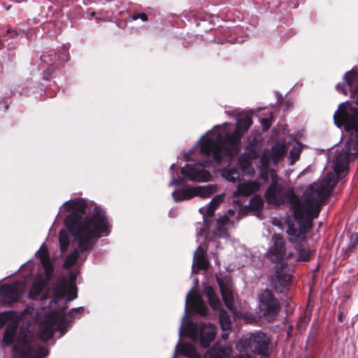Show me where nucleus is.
Here are the masks:
<instances>
[{"label": "nucleus", "instance_id": "49", "mask_svg": "<svg viewBox=\"0 0 358 358\" xmlns=\"http://www.w3.org/2000/svg\"><path fill=\"white\" fill-rule=\"evenodd\" d=\"M90 15L89 16H87V17H88L90 20H91L92 17H95V20L97 22H99V21L102 20V18L101 17H96V15L97 13H96L95 12H92L91 13H89Z\"/></svg>", "mask_w": 358, "mask_h": 358}, {"label": "nucleus", "instance_id": "34", "mask_svg": "<svg viewBox=\"0 0 358 358\" xmlns=\"http://www.w3.org/2000/svg\"><path fill=\"white\" fill-rule=\"evenodd\" d=\"M53 273V268L50 265H45L44 275L37 273L36 275H40L42 278V282L48 285L49 281L51 280Z\"/></svg>", "mask_w": 358, "mask_h": 358}, {"label": "nucleus", "instance_id": "37", "mask_svg": "<svg viewBox=\"0 0 358 358\" xmlns=\"http://www.w3.org/2000/svg\"><path fill=\"white\" fill-rule=\"evenodd\" d=\"M272 152L277 157H282L285 152V146L284 144L276 143L271 148Z\"/></svg>", "mask_w": 358, "mask_h": 358}, {"label": "nucleus", "instance_id": "21", "mask_svg": "<svg viewBox=\"0 0 358 358\" xmlns=\"http://www.w3.org/2000/svg\"><path fill=\"white\" fill-rule=\"evenodd\" d=\"M231 351L230 346L216 343L204 355L203 358H228Z\"/></svg>", "mask_w": 358, "mask_h": 358}, {"label": "nucleus", "instance_id": "14", "mask_svg": "<svg viewBox=\"0 0 358 358\" xmlns=\"http://www.w3.org/2000/svg\"><path fill=\"white\" fill-rule=\"evenodd\" d=\"M46 285L42 282L40 275H35L29 287L27 299L31 301H36L39 297L42 303H45L49 297V292L45 291Z\"/></svg>", "mask_w": 358, "mask_h": 358}, {"label": "nucleus", "instance_id": "32", "mask_svg": "<svg viewBox=\"0 0 358 358\" xmlns=\"http://www.w3.org/2000/svg\"><path fill=\"white\" fill-rule=\"evenodd\" d=\"M263 199L260 196L255 195L253 196L248 203V206L255 210H261L263 208Z\"/></svg>", "mask_w": 358, "mask_h": 358}, {"label": "nucleus", "instance_id": "55", "mask_svg": "<svg viewBox=\"0 0 358 358\" xmlns=\"http://www.w3.org/2000/svg\"><path fill=\"white\" fill-rule=\"evenodd\" d=\"M29 261H30V260H29V261H27V262L24 263V264L20 266V268L17 271H16L13 274H15V273H18V271H20V268H21L24 265H25L26 264H27Z\"/></svg>", "mask_w": 358, "mask_h": 358}, {"label": "nucleus", "instance_id": "25", "mask_svg": "<svg viewBox=\"0 0 358 358\" xmlns=\"http://www.w3.org/2000/svg\"><path fill=\"white\" fill-rule=\"evenodd\" d=\"M217 282L225 306L228 308L231 309L234 306V297L231 291L224 283L223 280L221 278H217Z\"/></svg>", "mask_w": 358, "mask_h": 358}, {"label": "nucleus", "instance_id": "46", "mask_svg": "<svg viewBox=\"0 0 358 358\" xmlns=\"http://www.w3.org/2000/svg\"><path fill=\"white\" fill-rule=\"evenodd\" d=\"M260 123L264 131L268 130L271 126V121L268 118H261Z\"/></svg>", "mask_w": 358, "mask_h": 358}, {"label": "nucleus", "instance_id": "39", "mask_svg": "<svg viewBox=\"0 0 358 358\" xmlns=\"http://www.w3.org/2000/svg\"><path fill=\"white\" fill-rule=\"evenodd\" d=\"M49 355V351L44 347H41L36 350H33L34 358H46Z\"/></svg>", "mask_w": 358, "mask_h": 358}, {"label": "nucleus", "instance_id": "31", "mask_svg": "<svg viewBox=\"0 0 358 358\" xmlns=\"http://www.w3.org/2000/svg\"><path fill=\"white\" fill-rule=\"evenodd\" d=\"M16 328L14 326L8 325L3 333V341L6 345H10L14 340Z\"/></svg>", "mask_w": 358, "mask_h": 358}, {"label": "nucleus", "instance_id": "47", "mask_svg": "<svg viewBox=\"0 0 358 358\" xmlns=\"http://www.w3.org/2000/svg\"><path fill=\"white\" fill-rule=\"evenodd\" d=\"M289 154H290V157L293 159H297L299 157L300 150H299V148H298L296 147H294L290 150V153Z\"/></svg>", "mask_w": 358, "mask_h": 358}, {"label": "nucleus", "instance_id": "22", "mask_svg": "<svg viewBox=\"0 0 358 358\" xmlns=\"http://www.w3.org/2000/svg\"><path fill=\"white\" fill-rule=\"evenodd\" d=\"M244 165L228 166L222 170V176L229 182H234L240 180Z\"/></svg>", "mask_w": 358, "mask_h": 358}, {"label": "nucleus", "instance_id": "50", "mask_svg": "<svg viewBox=\"0 0 358 358\" xmlns=\"http://www.w3.org/2000/svg\"><path fill=\"white\" fill-rule=\"evenodd\" d=\"M198 282H199L198 278H195L194 279V286L192 287V289L188 292V293L191 294V292L194 290V287H195V286H196V285L198 283ZM189 295H190V294H189L188 299H189ZM189 303V301H187V303Z\"/></svg>", "mask_w": 358, "mask_h": 358}, {"label": "nucleus", "instance_id": "7", "mask_svg": "<svg viewBox=\"0 0 358 358\" xmlns=\"http://www.w3.org/2000/svg\"><path fill=\"white\" fill-rule=\"evenodd\" d=\"M260 313L268 321H273L280 309V304L272 291L266 289L259 294Z\"/></svg>", "mask_w": 358, "mask_h": 358}, {"label": "nucleus", "instance_id": "35", "mask_svg": "<svg viewBox=\"0 0 358 358\" xmlns=\"http://www.w3.org/2000/svg\"><path fill=\"white\" fill-rule=\"evenodd\" d=\"M23 34V31H17L16 29H8L6 31V35L8 36V40H10V44H15L17 43V38Z\"/></svg>", "mask_w": 358, "mask_h": 358}, {"label": "nucleus", "instance_id": "42", "mask_svg": "<svg viewBox=\"0 0 358 358\" xmlns=\"http://www.w3.org/2000/svg\"><path fill=\"white\" fill-rule=\"evenodd\" d=\"M358 245V232L353 234L350 238V243L348 244V248L350 250L355 249Z\"/></svg>", "mask_w": 358, "mask_h": 358}, {"label": "nucleus", "instance_id": "59", "mask_svg": "<svg viewBox=\"0 0 358 358\" xmlns=\"http://www.w3.org/2000/svg\"><path fill=\"white\" fill-rule=\"evenodd\" d=\"M56 96V93H55V92L54 94H52L50 95V96H51V97H54V96Z\"/></svg>", "mask_w": 358, "mask_h": 358}, {"label": "nucleus", "instance_id": "20", "mask_svg": "<svg viewBox=\"0 0 358 358\" xmlns=\"http://www.w3.org/2000/svg\"><path fill=\"white\" fill-rule=\"evenodd\" d=\"M357 76V71L352 69V70L349 71H347L344 76H343V81L344 83H338L336 85V90L338 91V92H340L344 94H347V92H346V90L345 89V83H346V85L348 86V87L350 88V91H351V94H352V96L353 97V99L356 101V99L354 97L353 94H352V91L355 89V87H357V85L355 87H354V85L355 83V80H356V77Z\"/></svg>", "mask_w": 358, "mask_h": 358}, {"label": "nucleus", "instance_id": "30", "mask_svg": "<svg viewBox=\"0 0 358 358\" xmlns=\"http://www.w3.org/2000/svg\"><path fill=\"white\" fill-rule=\"evenodd\" d=\"M59 243L62 252H65L70 244L68 231L62 230L59 234Z\"/></svg>", "mask_w": 358, "mask_h": 358}, {"label": "nucleus", "instance_id": "57", "mask_svg": "<svg viewBox=\"0 0 358 358\" xmlns=\"http://www.w3.org/2000/svg\"><path fill=\"white\" fill-rule=\"evenodd\" d=\"M289 36L294 35V30L290 29V30L289 31Z\"/></svg>", "mask_w": 358, "mask_h": 358}, {"label": "nucleus", "instance_id": "6", "mask_svg": "<svg viewBox=\"0 0 358 358\" xmlns=\"http://www.w3.org/2000/svg\"><path fill=\"white\" fill-rule=\"evenodd\" d=\"M187 336L192 340L198 341L203 348H208L214 341L217 327L211 322L196 323L189 322L185 327Z\"/></svg>", "mask_w": 358, "mask_h": 358}, {"label": "nucleus", "instance_id": "11", "mask_svg": "<svg viewBox=\"0 0 358 358\" xmlns=\"http://www.w3.org/2000/svg\"><path fill=\"white\" fill-rule=\"evenodd\" d=\"M85 309L83 306L71 308L68 313L59 314V327L58 331L59 332V337L63 336L74 323L75 320H79L84 315Z\"/></svg>", "mask_w": 358, "mask_h": 358}, {"label": "nucleus", "instance_id": "15", "mask_svg": "<svg viewBox=\"0 0 358 358\" xmlns=\"http://www.w3.org/2000/svg\"><path fill=\"white\" fill-rule=\"evenodd\" d=\"M221 200V196L220 195H216L212 199V200L208 203L206 206H203L199 208V211L203 216V221L205 227L201 228L199 231L196 233V236L206 235V231H208L210 228L208 217H212L213 216L214 211L220 203Z\"/></svg>", "mask_w": 358, "mask_h": 358}, {"label": "nucleus", "instance_id": "29", "mask_svg": "<svg viewBox=\"0 0 358 358\" xmlns=\"http://www.w3.org/2000/svg\"><path fill=\"white\" fill-rule=\"evenodd\" d=\"M252 124V118L249 116H245L238 120L236 128V130L241 131L242 133H244L248 130Z\"/></svg>", "mask_w": 358, "mask_h": 358}, {"label": "nucleus", "instance_id": "28", "mask_svg": "<svg viewBox=\"0 0 358 358\" xmlns=\"http://www.w3.org/2000/svg\"><path fill=\"white\" fill-rule=\"evenodd\" d=\"M220 323L221 328L223 331H228L230 329L231 326V321L230 315L228 314V313L225 310L222 309L220 312Z\"/></svg>", "mask_w": 358, "mask_h": 358}, {"label": "nucleus", "instance_id": "33", "mask_svg": "<svg viewBox=\"0 0 358 358\" xmlns=\"http://www.w3.org/2000/svg\"><path fill=\"white\" fill-rule=\"evenodd\" d=\"M141 20L143 22H146L148 20V15L143 12H136L133 15H129V17L127 19V26L129 27V24L138 20Z\"/></svg>", "mask_w": 358, "mask_h": 358}, {"label": "nucleus", "instance_id": "58", "mask_svg": "<svg viewBox=\"0 0 358 358\" xmlns=\"http://www.w3.org/2000/svg\"><path fill=\"white\" fill-rule=\"evenodd\" d=\"M276 96H278V98L279 99L280 97L281 98L282 97V95L278 92H276Z\"/></svg>", "mask_w": 358, "mask_h": 358}, {"label": "nucleus", "instance_id": "56", "mask_svg": "<svg viewBox=\"0 0 358 358\" xmlns=\"http://www.w3.org/2000/svg\"><path fill=\"white\" fill-rule=\"evenodd\" d=\"M225 42H229V41L228 40H227V41H217V43H218V44H223Z\"/></svg>", "mask_w": 358, "mask_h": 358}, {"label": "nucleus", "instance_id": "2", "mask_svg": "<svg viewBox=\"0 0 358 358\" xmlns=\"http://www.w3.org/2000/svg\"><path fill=\"white\" fill-rule=\"evenodd\" d=\"M227 124H229L228 122H224L222 124L215 125L211 130L201 137L199 141V143L201 142L200 153L206 159L197 161L193 164H185L180 170L183 178H176L173 173H171V180L169 183V187L173 185L177 187L185 186L186 180L199 182H208L211 178V173L206 170V168L210 167L215 163L218 164L223 160L231 161L235 155L239 153L241 150V138L239 136L227 133L226 134L225 145L223 147L220 144V142L223 139V136L221 134H216L215 138L208 136L217 129H224V127ZM179 189H180L179 188Z\"/></svg>", "mask_w": 358, "mask_h": 358}, {"label": "nucleus", "instance_id": "13", "mask_svg": "<svg viewBox=\"0 0 358 358\" xmlns=\"http://www.w3.org/2000/svg\"><path fill=\"white\" fill-rule=\"evenodd\" d=\"M272 245L270 247L268 254L272 262H278L286 255L285 241L282 236L274 234L272 236Z\"/></svg>", "mask_w": 358, "mask_h": 358}, {"label": "nucleus", "instance_id": "52", "mask_svg": "<svg viewBox=\"0 0 358 358\" xmlns=\"http://www.w3.org/2000/svg\"><path fill=\"white\" fill-rule=\"evenodd\" d=\"M1 103H4V110H6L8 108V104L5 103V101L3 99L1 101Z\"/></svg>", "mask_w": 358, "mask_h": 358}, {"label": "nucleus", "instance_id": "3", "mask_svg": "<svg viewBox=\"0 0 358 358\" xmlns=\"http://www.w3.org/2000/svg\"><path fill=\"white\" fill-rule=\"evenodd\" d=\"M76 275L71 273L69 279L61 277L52 286V298L49 306L53 308L54 305H59L64 301L62 306L54 308L50 314H46L39 324L38 336L43 341H48L52 338L55 331H58L59 314L64 312L69 307L68 303L78 297L76 285Z\"/></svg>", "mask_w": 358, "mask_h": 358}, {"label": "nucleus", "instance_id": "38", "mask_svg": "<svg viewBox=\"0 0 358 358\" xmlns=\"http://www.w3.org/2000/svg\"><path fill=\"white\" fill-rule=\"evenodd\" d=\"M195 308L196 312L201 316H206L208 313V308L203 301L198 302Z\"/></svg>", "mask_w": 358, "mask_h": 358}, {"label": "nucleus", "instance_id": "43", "mask_svg": "<svg viewBox=\"0 0 358 358\" xmlns=\"http://www.w3.org/2000/svg\"><path fill=\"white\" fill-rule=\"evenodd\" d=\"M69 53L63 51L62 52H59L57 51V62L59 64H63L69 60Z\"/></svg>", "mask_w": 358, "mask_h": 358}, {"label": "nucleus", "instance_id": "5", "mask_svg": "<svg viewBox=\"0 0 358 358\" xmlns=\"http://www.w3.org/2000/svg\"><path fill=\"white\" fill-rule=\"evenodd\" d=\"M270 339L262 331H257L249 336L243 337L236 345L238 351L244 349L259 356V358H268Z\"/></svg>", "mask_w": 358, "mask_h": 358}, {"label": "nucleus", "instance_id": "24", "mask_svg": "<svg viewBox=\"0 0 358 358\" xmlns=\"http://www.w3.org/2000/svg\"><path fill=\"white\" fill-rule=\"evenodd\" d=\"M13 358H34L33 349L28 343L14 345L12 348Z\"/></svg>", "mask_w": 358, "mask_h": 358}, {"label": "nucleus", "instance_id": "1", "mask_svg": "<svg viewBox=\"0 0 358 358\" xmlns=\"http://www.w3.org/2000/svg\"><path fill=\"white\" fill-rule=\"evenodd\" d=\"M64 206L73 210L64 220V224L73 238L74 248L64 263V266L69 267L87 259L98 240L109 236L112 224L101 206H94L92 215H86L88 203L84 199H70L61 208Z\"/></svg>", "mask_w": 358, "mask_h": 358}, {"label": "nucleus", "instance_id": "41", "mask_svg": "<svg viewBox=\"0 0 358 358\" xmlns=\"http://www.w3.org/2000/svg\"><path fill=\"white\" fill-rule=\"evenodd\" d=\"M34 311V303H29L22 311L19 313V317H22L26 315H32Z\"/></svg>", "mask_w": 358, "mask_h": 358}, {"label": "nucleus", "instance_id": "62", "mask_svg": "<svg viewBox=\"0 0 358 358\" xmlns=\"http://www.w3.org/2000/svg\"><path fill=\"white\" fill-rule=\"evenodd\" d=\"M271 117L272 118L273 117V113H271Z\"/></svg>", "mask_w": 358, "mask_h": 358}, {"label": "nucleus", "instance_id": "45", "mask_svg": "<svg viewBox=\"0 0 358 358\" xmlns=\"http://www.w3.org/2000/svg\"><path fill=\"white\" fill-rule=\"evenodd\" d=\"M227 216H229L230 219L236 220V217H239V220L241 219V214L239 212H236V210L234 209H229L227 211V213L225 214Z\"/></svg>", "mask_w": 358, "mask_h": 358}, {"label": "nucleus", "instance_id": "48", "mask_svg": "<svg viewBox=\"0 0 358 358\" xmlns=\"http://www.w3.org/2000/svg\"><path fill=\"white\" fill-rule=\"evenodd\" d=\"M192 152H193V148L189 150L188 152H181V154L182 155V157L184 158V159L185 161H188L189 160V155L192 154Z\"/></svg>", "mask_w": 358, "mask_h": 358}, {"label": "nucleus", "instance_id": "40", "mask_svg": "<svg viewBox=\"0 0 358 358\" xmlns=\"http://www.w3.org/2000/svg\"><path fill=\"white\" fill-rule=\"evenodd\" d=\"M35 255H38L42 262L45 261L48 257V251L46 247H44V243L42 244L41 248L36 252Z\"/></svg>", "mask_w": 358, "mask_h": 358}, {"label": "nucleus", "instance_id": "17", "mask_svg": "<svg viewBox=\"0 0 358 358\" xmlns=\"http://www.w3.org/2000/svg\"><path fill=\"white\" fill-rule=\"evenodd\" d=\"M208 251V246L206 243H202L199 245L197 249L194 252L193 264L192 266V273H196V268L198 270L206 271L209 267V262L206 257Z\"/></svg>", "mask_w": 358, "mask_h": 358}, {"label": "nucleus", "instance_id": "60", "mask_svg": "<svg viewBox=\"0 0 358 358\" xmlns=\"http://www.w3.org/2000/svg\"><path fill=\"white\" fill-rule=\"evenodd\" d=\"M292 256V253H289L287 258H289Z\"/></svg>", "mask_w": 358, "mask_h": 358}, {"label": "nucleus", "instance_id": "53", "mask_svg": "<svg viewBox=\"0 0 358 358\" xmlns=\"http://www.w3.org/2000/svg\"><path fill=\"white\" fill-rule=\"evenodd\" d=\"M174 166H175V164H174V163H173V164H172L171 165V166H170L169 171H170V173H171H171H173V170Z\"/></svg>", "mask_w": 358, "mask_h": 358}, {"label": "nucleus", "instance_id": "51", "mask_svg": "<svg viewBox=\"0 0 358 358\" xmlns=\"http://www.w3.org/2000/svg\"><path fill=\"white\" fill-rule=\"evenodd\" d=\"M352 94H353L354 97L357 99V96H358V83H357V87L352 91Z\"/></svg>", "mask_w": 358, "mask_h": 358}, {"label": "nucleus", "instance_id": "8", "mask_svg": "<svg viewBox=\"0 0 358 358\" xmlns=\"http://www.w3.org/2000/svg\"><path fill=\"white\" fill-rule=\"evenodd\" d=\"M265 197L268 203L276 206H280L285 202L291 203L292 208L296 206H300L304 201V196L302 197V201L299 203H295L296 195L293 190L289 189L283 191L282 189L278 186L271 185L265 192Z\"/></svg>", "mask_w": 358, "mask_h": 358}, {"label": "nucleus", "instance_id": "19", "mask_svg": "<svg viewBox=\"0 0 358 358\" xmlns=\"http://www.w3.org/2000/svg\"><path fill=\"white\" fill-rule=\"evenodd\" d=\"M22 294V289L19 282L13 284H3L0 286V296H4L13 302L18 300Z\"/></svg>", "mask_w": 358, "mask_h": 358}, {"label": "nucleus", "instance_id": "61", "mask_svg": "<svg viewBox=\"0 0 358 358\" xmlns=\"http://www.w3.org/2000/svg\"><path fill=\"white\" fill-rule=\"evenodd\" d=\"M254 157H255L254 155H252V154H250V157L253 158Z\"/></svg>", "mask_w": 358, "mask_h": 358}, {"label": "nucleus", "instance_id": "26", "mask_svg": "<svg viewBox=\"0 0 358 358\" xmlns=\"http://www.w3.org/2000/svg\"><path fill=\"white\" fill-rule=\"evenodd\" d=\"M205 293L208 297L210 307L215 310L220 309L222 304L214 289L211 286L208 285L205 287Z\"/></svg>", "mask_w": 358, "mask_h": 358}, {"label": "nucleus", "instance_id": "27", "mask_svg": "<svg viewBox=\"0 0 358 358\" xmlns=\"http://www.w3.org/2000/svg\"><path fill=\"white\" fill-rule=\"evenodd\" d=\"M104 4L108 9L113 15L121 14L124 10V6L117 0H105Z\"/></svg>", "mask_w": 358, "mask_h": 358}, {"label": "nucleus", "instance_id": "12", "mask_svg": "<svg viewBox=\"0 0 358 358\" xmlns=\"http://www.w3.org/2000/svg\"><path fill=\"white\" fill-rule=\"evenodd\" d=\"M40 59L42 63L47 65L46 69L43 71V78L45 80H50L52 78H56L58 72L56 69V64L57 63V51L52 49L44 52Z\"/></svg>", "mask_w": 358, "mask_h": 358}, {"label": "nucleus", "instance_id": "9", "mask_svg": "<svg viewBox=\"0 0 358 358\" xmlns=\"http://www.w3.org/2000/svg\"><path fill=\"white\" fill-rule=\"evenodd\" d=\"M217 191V185L208 184L198 188H187L185 189H175L172 194V198L176 202L184 200H189L194 196H199L201 198H207L212 196Z\"/></svg>", "mask_w": 358, "mask_h": 358}, {"label": "nucleus", "instance_id": "44", "mask_svg": "<svg viewBox=\"0 0 358 358\" xmlns=\"http://www.w3.org/2000/svg\"><path fill=\"white\" fill-rule=\"evenodd\" d=\"M232 358H257L256 357H253V356H252L249 352H248V350H247L246 349H244L243 351H238V353L232 357Z\"/></svg>", "mask_w": 358, "mask_h": 358}, {"label": "nucleus", "instance_id": "36", "mask_svg": "<svg viewBox=\"0 0 358 358\" xmlns=\"http://www.w3.org/2000/svg\"><path fill=\"white\" fill-rule=\"evenodd\" d=\"M15 312L13 310H6L0 313V327H2L6 322L15 317Z\"/></svg>", "mask_w": 358, "mask_h": 358}, {"label": "nucleus", "instance_id": "10", "mask_svg": "<svg viewBox=\"0 0 358 358\" xmlns=\"http://www.w3.org/2000/svg\"><path fill=\"white\" fill-rule=\"evenodd\" d=\"M189 293H187L185 299V313L181 320V324L179 328V339L176 345L175 352L172 358H176L178 355L185 356L187 358H201L196 352V348L189 343H182L181 338L183 334L185 320L187 317V301Z\"/></svg>", "mask_w": 358, "mask_h": 358}, {"label": "nucleus", "instance_id": "23", "mask_svg": "<svg viewBox=\"0 0 358 358\" xmlns=\"http://www.w3.org/2000/svg\"><path fill=\"white\" fill-rule=\"evenodd\" d=\"M258 188L259 184L255 181L240 182L238 184L234 196H249Z\"/></svg>", "mask_w": 358, "mask_h": 358}, {"label": "nucleus", "instance_id": "54", "mask_svg": "<svg viewBox=\"0 0 358 358\" xmlns=\"http://www.w3.org/2000/svg\"><path fill=\"white\" fill-rule=\"evenodd\" d=\"M222 337L224 338V339H227L228 338V334L227 333H223L222 334Z\"/></svg>", "mask_w": 358, "mask_h": 358}, {"label": "nucleus", "instance_id": "18", "mask_svg": "<svg viewBox=\"0 0 358 358\" xmlns=\"http://www.w3.org/2000/svg\"><path fill=\"white\" fill-rule=\"evenodd\" d=\"M238 222L239 217H238L236 220L230 219L226 215L220 217L217 219L215 235L220 238H228L229 236L228 229L234 227Z\"/></svg>", "mask_w": 358, "mask_h": 358}, {"label": "nucleus", "instance_id": "4", "mask_svg": "<svg viewBox=\"0 0 358 358\" xmlns=\"http://www.w3.org/2000/svg\"><path fill=\"white\" fill-rule=\"evenodd\" d=\"M321 208L303 201L300 206L294 208V219L296 221L298 229L294 224L287 222L288 227L287 233L289 236V241L294 245L295 249L299 252L297 262H308L311 255V250L304 247L306 243V234L313 227V221L319 216Z\"/></svg>", "mask_w": 358, "mask_h": 358}, {"label": "nucleus", "instance_id": "16", "mask_svg": "<svg viewBox=\"0 0 358 358\" xmlns=\"http://www.w3.org/2000/svg\"><path fill=\"white\" fill-rule=\"evenodd\" d=\"M291 278L290 272L287 270V266L284 264L276 266L275 273L272 277L271 281L275 290L282 293Z\"/></svg>", "mask_w": 358, "mask_h": 358}]
</instances>
